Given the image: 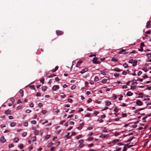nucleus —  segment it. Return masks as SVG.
Instances as JSON below:
<instances>
[{
	"mask_svg": "<svg viewBox=\"0 0 151 151\" xmlns=\"http://www.w3.org/2000/svg\"><path fill=\"white\" fill-rule=\"evenodd\" d=\"M98 59L99 58H94L92 60L93 63L96 64H100V61H97V60H98Z\"/></svg>",
	"mask_w": 151,
	"mask_h": 151,
	"instance_id": "1",
	"label": "nucleus"
},
{
	"mask_svg": "<svg viewBox=\"0 0 151 151\" xmlns=\"http://www.w3.org/2000/svg\"><path fill=\"white\" fill-rule=\"evenodd\" d=\"M136 104L138 106H140L142 105L143 104V103L140 100H137L136 102Z\"/></svg>",
	"mask_w": 151,
	"mask_h": 151,
	"instance_id": "2",
	"label": "nucleus"
},
{
	"mask_svg": "<svg viewBox=\"0 0 151 151\" xmlns=\"http://www.w3.org/2000/svg\"><path fill=\"white\" fill-rule=\"evenodd\" d=\"M59 88V86L58 85H55L53 86L52 88V89L54 91H55L58 90Z\"/></svg>",
	"mask_w": 151,
	"mask_h": 151,
	"instance_id": "3",
	"label": "nucleus"
},
{
	"mask_svg": "<svg viewBox=\"0 0 151 151\" xmlns=\"http://www.w3.org/2000/svg\"><path fill=\"white\" fill-rule=\"evenodd\" d=\"M56 33L57 35H61L63 34V32L60 30H57Z\"/></svg>",
	"mask_w": 151,
	"mask_h": 151,
	"instance_id": "4",
	"label": "nucleus"
},
{
	"mask_svg": "<svg viewBox=\"0 0 151 151\" xmlns=\"http://www.w3.org/2000/svg\"><path fill=\"white\" fill-rule=\"evenodd\" d=\"M6 140L5 139L4 136H2L1 137V138H0L1 142L2 143H4L6 142Z\"/></svg>",
	"mask_w": 151,
	"mask_h": 151,
	"instance_id": "5",
	"label": "nucleus"
},
{
	"mask_svg": "<svg viewBox=\"0 0 151 151\" xmlns=\"http://www.w3.org/2000/svg\"><path fill=\"white\" fill-rule=\"evenodd\" d=\"M11 111V110H10L9 109H8V110H6L5 111V114H10Z\"/></svg>",
	"mask_w": 151,
	"mask_h": 151,
	"instance_id": "6",
	"label": "nucleus"
},
{
	"mask_svg": "<svg viewBox=\"0 0 151 151\" xmlns=\"http://www.w3.org/2000/svg\"><path fill=\"white\" fill-rule=\"evenodd\" d=\"M151 22V21H148L147 23L146 27L147 28H148L149 26H150V23Z\"/></svg>",
	"mask_w": 151,
	"mask_h": 151,
	"instance_id": "7",
	"label": "nucleus"
},
{
	"mask_svg": "<svg viewBox=\"0 0 151 151\" xmlns=\"http://www.w3.org/2000/svg\"><path fill=\"white\" fill-rule=\"evenodd\" d=\"M19 93L20 94V96H23L24 95V91L22 89H20L19 91Z\"/></svg>",
	"mask_w": 151,
	"mask_h": 151,
	"instance_id": "8",
	"label": "nucleus"
},
{
	"mask_svg": "<svg viewBox=\"0 0 151 151\" xmlns=\"http://www.w3.org/2000/svg\"><path fill=\"white\" fill-rule=\"evenodd\" d=\"M82 62V61L81 60L78 61L77 64H76V67H78L80 65V64Z\"/></svg>",
	"mask_w": 151,
	"mask_h": 151,
	"instance_id": "9",
	"label": "nucleus"
},
{
	"mask_svg": "<svg viewBox=\"0 0 151 151\" xmlns=\"http://www.w3.org/2000/svg\"><path fill=\"white\" fill-rule=\"evenodd\" d=\"M84 123H82L80 124V126L78 127V129L79 130L81 129L82 128V127L83 126Z\"/></svg>",
	"mask_w": 151,
	"mask_h": 151,
	"instance_id": "10",
	"label": "nucleus"
},
{
	"mask_svg": "<svg viewBox=\"0 0 151 151\" xmlns=\"http://www.w3.org/2000/svg\"><path fill=\"white\" fill-rule=\"evenodd\" d=\"M16 123L15 122H12L10 124V125L11 127H14L16 126Z\"/></svg>",
	"mask_w": 151,
	"mask_h": 151,
	"instance_id": "11",
	"label": "nucleus"
},
{
	"mask_svg": "<svg viewBox=\"0 0 151 151\" xmlns=\"http://www.w3.org/2000/svg\"><path fill=\"white\" fill-rule=\"evenodd\" d=\"M133 94V93L130 91H128L127 93V95L129 96H131Z\"/></svg>",
	"mask_w": 151,
	"mask_h": 151,
	"instance_id": "12",
	"label": "nucleus"
},
{
	"mask_svg": "<svg viewBox=\"0 0 151 151\" xmlns=\"http://www.w3.org/2000/svg\"><path fill=\"white\" fill-rule=\"evenodd\" d=\"M137 60H134L133 63V65L134 66H135L137 65Z\"/></svg>",
	"mask_w": 151,
	"mask_h": 151,
	"instance_id": "13",
	"label": "nucleus"
},
{
	"mask_svg": "<svg viewBox=\"0 0 151 151\" xmlns=\"http://www.w3.org/2000/svg\"><path fill=\"white\" fill-rule=\"evenodd\" d=\"M88 70V69L87 68H85L81 72H80V73H83L87 71Z\"/></svg>",
	"mask_w": 151,
	"mask_h": 151,
	"instance_id": "14",
	"label": "nucleus"
},
{
	"mask_svg": "<svg viewBox=\"0 0 151 151\" xmlns=\"http://www.w3.org/2000/svg\"><path fill=\"white\" fill-rule=\"evenodd\" d=\"M58 66H56L55 67V68L52 71V72H55L58 69Z\"/></svg>",
	"mask_w": 151,
	"mask_h": 151,
	"instance_id": "15",
	"label": "nucleus"
},
{
	"mask_svg": "<svg viewBox=\"0 0 151 151\" xmlns=\"http://www.w3.org/2000/svg\"><path fill=\"white\" fill-rule=\"evenodd\" d=\"M111 60L114 62H117L118 61V59L116 58H112Z\"/></svg>",
	"mask_w": 151,
	"mask_h": 151,
	"instance_id": "16",
	"label": "nucleus"
},
{
	"mask_svg": "<svg viewBox=\"0 0 151 151\" xmlns=\"http://www.w3.org/2000/svg\"><path fill=\"white\" fill-rule=\"evenodd\" d=\"M106 73V72L105 70L101 71V74L104 75H105Z\"/></svg>",
	"mask_w": 151,
	"mask_h": 151,
	"instance_id": "17",
	"label": "nucleus"
},
{
	"mask_svg": "<svg viewBox=\"0 0 151 151\" xmlns=\"http://www.w3.org/2000/svg\"><path fill=\"white\" fill-rule=\"evenodd\" d=\"M138 95H139V96H138V98H142L143 94L142 93H138Z\"/></svg>",
	"mask_w": 151,
	"mask_h": 151,
	"instance_id": "18",
	"label": "nucleus"
},
{
	"mask_svg": "<svg viewBox=\"0 0 151 151\" xmlns=\"http://www.w3.org/2000/svg\"><path fill=\"white\" fill-rule=\"evenodd\" d=\"M111 104V103L110 101H106V105L107 106H109Z\"/></svg>",
	"mask_w": 151,
	"mask_h": 151,
	"instance_id": "19",
	"label": "nucleus"
},
{
	"mask_svg": "<svg viewBox=\"0 0 151 151\" xmlns=\"http://www.w3.org/2000/svg\"><path fill=\"white\" fill-rule=\"evenodd\" d=\"M114 70L116 72H119L122 71V70H120L119 68H116L114 69Z\"/></svg>",
	"mask_w": 151,
	"mask_h": 151,
	"instance_id": "20",
	"label": "nucleus"
},
{
	"mask_svg": "<svg viewBox=\"0 0 151 151\" xmlns=\"http://www.w3.org/2000/svg\"><path fill=\"white\" fill-rule=\"evenodd\" d=\"M61 95H60V97L62 98H64L66 97V95L64 94L63 93H61Z\"/></svg>",
	"mask_w": 151,
	"mask_h": 151,
	"instance_id": "21",
	"label": "nucleus"
},
{
	"mask_svg": "<svg viewBox=\"0 0 151 151\" xmlns=\"http://www.w3.org/2000/svg\"><path fill=\"white\" fill-rule=\"evenodd\" d=\"M126 145V146L124 147V149H123V151H126L127 150V146L128 145V144H127L126 145Z\"/></svg>",
	"mask_w": 151,
	"mask_h": 151,
	"instance_id": "22",
	"label": "nucleus"
},
{
	"mask_svg": "<svg viewBox=\"0 0 151 151\" xmlns=\"http://www.w3.org/2000/svg\"><path fill=\"white\" fill-rule=\"evenodd\" d=\"M126 50L122 49V50H121L119 52V54H123V52H124V51H126Z\"/></svg>",
	"mask_w": 151,
	"mask_h": 151,
	"instance_id": "23",
	"label": "nucleus"
},
{
	"mask_svg": "<svg viewBox=\"0 0 151 151\" xmlns=\"http://www.w3.org/2000/svg\"><path fill=\"white\" fill-rule=\"evenodd\" d=\"M146 55L148 57V59H149L150 58H151V53H147L146 54Z\"/></svg>",
	"mask_w": 151,
	"mask_h": 151,
	"instance_id": "24",
	"label": "nucleus"
},
{
	"mask_svg": "<svg viewBox=\"0 0 151 151\" xmlns=\"http://www.w3.org/2000/svg\"><path fill=\"white\" fill-rule=\"evenodd\" d=\"M50 137H51V135H47L46 136L45 139H48Z\"/></svg>",
	"mask_w": 151,
	"mask_h": 151,
	"instance_id": "25",
	"label": "nucleus"
},
{
	"mask_svg": "<svg viewBox=\"0 0 151 151\" xmlns=\"http://www.w3.org/2000/svg\"><path fill=\"white\" fill-rule=\"evenodd\" d=\"M107 79H103L102 80L101 82L103 83H106L107 82Z\"/></svg>",
	"mask_w": 151,
	"mask_h": 151,
	"instance_id": "26",
	"label": "nucleus"
},
{
	"mask_svg": "<svg viewBox=\"0 0 151 151\" xmlns=\"http://www.w3.org/2000/svg\"><path fill=\"white\" fill-rule=\"evenodd\" d=\"M114 75L116 78L119 77V74L118 73H115L114 74Z\"/></svg>",
	"mask_w": 151,
	"mask_h": 151,
	"instance_id": "27",
	"label": "nucleus"
},
{
	"mask_svg": "<svg viewBox=\"0 0 151 151\" xmlns=\"http://www.w3.org/2000/svg\"><path fill=\"white\" fill-rule=\"evenodd\" d=\"M47 87L46 86H43L42 88V90L45 91L47 89Z\"/></svg>",
	"mask_w": 151,
	"mask_h": 151,
	"instance_id": "28",
	"label": "nucleus"
},
{
	"mask_svg": "<svg viewBox=\"0 0 151 151\" xmlns=\"http://www.w3.org/2000/svg\"><path fill=\"white\" fill-rule=\"evenodd\" d=\"M10 100L12 104L15 101L14 99L12 98H10Z\"/></svg>",
	"mask_w": 151,
	"mask_h": 151,
	"instance_id": "29",
	"label": "nucleus"
},
{
	"mask_svg": "<svg viewBox=\"0 0 151 151\" xmlns=\"http://www.w3.org/2000/svg\"><path fill=\"white\" fill-rule=\"evenodd\" d=\"M19 139L18 138H16L14 139V142H18V141L19 140Z\"/></svg>",
	"mask_w": 151,
	"mask_h": 151,
	"instance_id": "30",
	"label": "nucleus"
},
{
	"mask_svg": "<svg viewBox=\"0 0 151 151\" xmlns=\"http://www.w3.org/2000/svg\"><path fill=\"white\" fill-rule=\"evenodd\" d=\"M145 46L143 42H142L140 44V47L143 48Z\"/></svg>",
	"mask_w": 151,
	"mask_h": 151,
	"instance_id": "31",
	"label": "nucleus"
},
{
	"mask_svg": "<svg viewBox=\"0 0 151 151\" xmlns=\"http://www.w3.org/2000/svg\"><path fill=\"white\" fill-rule=\"evenodd\" d=\"M119 141V139H115L113 141V142L114 143H117Z\"/></svg>",
	"mask_w": 151,
	"mask_h": 151,
	"instance_id": "32",
	"label": "nucleus"
},
{
	"mask_svg": "<svg viewBox=\"0 0 151 151\" xmlns=\"http://www.w3.org/2000/svg\"><path fill=\"white\" fill-rule=\"evenodd\" d=\"M134 137H132V138H130L129 139H128L127 140V142H130L133 139H134Z\"/></svg>",
	"mask_w": 151,
	"mask_h": 151,
	"instance_id": "33",
	"label": "nucleus"
},
{
	"mask_svg": "<svg viewBox=\"0 0 151 151\" xmlns=\"http://www.w3.org/2000/svg\"><path fill=\"white\" fill-rule=\"evenodd\" d=\"M94 80L95 81H98L99 80V78L97 76H96Z\"/></svg>",
	"mask_w": 151,
	"mask_h": 151,
	"instance_id": "34",
	"label": "nucleus"
},
{
	"mask_svg": "<svg viewBox=\"0 0 151 151\" xmlns=\"http://www.w3.org/2000/svg\"><path fill=\"white\" fill-rule=\"evenodd\" d=\"M27 134V132H24L22 133V136L23 137H25Z\"/></svg>",
	"mask_w": 151,
	"mask_h": 151,
	"instance_id": "35",
	"label": "nucleus"
},
{
	"mask_svg": "<svg viewBox=\"0 0 151 151\" xmlns=\"http://www.w3.org/2000/svg\"><path fill=\"white\" fill-rule=\"evenodd\" d=\"M123 65L125 68H127L128 67V65L126 63H124Z\"/></svg>",
	"mask_w": 151,
	"mask_h": 151,
	"instance_id": "36",
	"label": "nucleus"
},
{
	"mask_svg": "<svg viewBox=\"0 0 151 151\" xmlns=\"http://www.w3.org/2000/svg\"><path fill=\"white\" fill-rule=\"evenodd\" d=\"M31 123L33 124H36L37 122L35 120H33L31 122Z\"/></svg>",
	"mask_w": 151,
	"mask_h": 151,
	"instance_id": "37",
	"label": "nucleus"
},
{
	"mask_svg": "<svg viewBox=\"0 0 151 151\" xmlns=\"http://www.w3.org/2000/svg\"><path fill=\"white\" fill-rule=\"evenodd\" d=\"M56 76V75H55V74H52V75H50L49 76H48V78H52V77H53V76Z\"/></svg>",
	"mask_w": 151,
	"mask_h": 151,
	"instance_id": "38",
	"label": "nucleus"
},
{
	"mask_svg": "<svg viewBox=\"0 0 151 151\" xmlns=\"http://www.w3.org/2000/svg\"><path fill=\"white\" fill-rule=\"evenodd\" d=\"M134 81H139L141 82H142L143 81V79H140V78H139L137 79V80H134Z\"/></svg>",
	"mask_w": 151,
	"mask_h": 151,
	"instance_id": "39",
	"label": "nucleus"
},
{
	"mask_svg": "<svg viewBox=\"0 0 151 151\" xmlns=\"http://www.w3.org/2000/svg\"><path fill=\"white\" fill-rule=\"evenodd\" d=\"M53 143H52V142H50V143H49L48 144V147H51L53 145Z\"/></svg>",
	"mask_w": 151,
	"mask_h": 151,
	"instance_id": "40",
	"label": "nucleus"
},
{
	"mask_svg": "<svg viewBox=\"0 0 151 151\" xmlns=\"http://www.w3.org/2000/svg\"><path fill=\"white\" fill-rule=\"evenodd\" d=\"M84 145L83 144H81L79 145V147L80 148H81Z\"/></svg>",
	"mask_w": 151,
	"mask_h": 151,
	"instance_id": "41",
	"label": "nucleus"
},
{
	"mask_svg": "<svg viewBox=\"0 0 151 151\" xmlns=\"http://www.w3.org/2000/svg\"><path fill=\"white\" fill-rule=\"evenodd\" d=\"M30 88L32 89H35V86L34 85H32L30 86Z\"/></svg>",
	"mask_w": 151,
	"mask_h": 151,
	"instance_id": "42",
	"label": "nucleus"
},
{
	"mask_svg": "<svg viewBox=\"0 0 151 151\" xmlns=\"http://www.w3.org/2000/svg\"><path fill=\"white\" fill-rule=\"evenodd\" d=\"M36 137L35 136V137H32V141L34 142V141H35L36 140Z\"/></svg>",
	"mask_w": 151,
	"mask_h": 151,
	"instance_id": "43",
	"label": "nucleus"
},
{
	"mask_svg": "<svg viewBox=\"0 0 151 151\" xmlns=\"http://www.w3.org/2000/svg\"><path fill=\"white\" fill-rule=\"evenodd\" d=\"M147 116H145L142 119L144 120V122H146V121L145 120V119L147 118Z\"/></svg>",
	"mask_w": 151,
	"mask_h": 151,
	"instance_id": "44",
	"label": "nucleus"
},
{
	"mask_svg": "<svg viewBox=\"0 0 151 151\" xmlns=\"http://www.w3.org/2000/svg\"><path fill=\"white\" fill-rule=\"evenodd\" d=\"M133 61H134V60L133 59H131L130 60H129V63H133Z\"/></svg>",
	"mask_w": 151,
	"mask_h": 151,
	"instance_id": "45",
	"label": "nucleus"
},
{
	"mask_svg": "<svg viewBox=\"0 0 151 151\" xmlns=\"http://www.w3.org/2000/svg\"><path fill=\"white\" fill-rule=\"evenodd\" d=\"M36 95L37 96H41V93H40L37 92V93L36 94Z\"/></svg>",
	"mask_w": 151,
	"mask_h": 151,
	"instance_id": "46",
	"label": "nucleus"
},
{
	"mask_svg": "<svg viewBox=\"0 0 151 151\" xmlns=\"http://www.w3.org/2000/svg\"><path fill=\"white\" fill-rule=\"evenodd\" d=\"M96 56V54L95 53V54H91V55L90 56H89V57H93V56Z\"/></svg>",
	"mask_w": 151,
	"mask_h": 151,
	"instance_id": "47",
	"label": "nucleus"
},
{
	"mask_svg": "<svg viewBox=\"0 0 151 151\" xmlns=\"http://www.w3.org/2000/svg\"><path fill=\"white\" fill-rule=\"evenodd\" d=\"M19 147H20L21 149H22L24 147V145L23 144H21L19 146Z\"/></svg>",
	"mask_w": 151,
	"mask_h": 151,
	"instance_id": "48",
	"label": "nucleus"
},
{
	"mask_svg": "<svg viewBox=\"0 0 151 151\" xmlns=\"http://www.w3.org/2000/svg\"><path fill=\"white\" fill-rule=\"evenodd\" d=\"M47 112L45 110H42V111L41 113L43 114H45Z\"/></svg>",
	"mask_w": 151,
	"mask_h": 151,
	"instance_id": "49",
	"label": "nucleus"
},
{
	"mask_svg": "<svg viewBox=\"0 0 151 151\" xmlns=\"http://www.w3.org/2000/svg\"><path fill=\"white\" fill-rule=\"evenodd\" d=\"M82 137V135H79L76 137V138L77 139H79L80 138Z\"/></svg>",
	"mask_w": 151,
	"mask_h": 151,
	"instance_id": "50",
	"label": "nucleus"
},
{
	"mask_svg": "<svg viewBox=\"0 0 151 151\" xmlns=\"http://www.w3.org/2000/svg\"><path fill=\"white\" fill-rule=\"evenodd\" d=\"M122 116L123 117H126L127 116V115L126 114H122Z\"/></svg>",
	"mask_w": 151,
	"mask_h": 151,
	"instance_id": "51",
	"label": "nucleus"
},
{
	"mask_svg": "<svg viewBox=\"0 0 151 151\" xmlns=\"http://www.w3.org/2000/svg\"><path fill=\"white\" fill-rule=\"evenodd\" d=\"M83 140L82 139L80 140L79 141V142L80 143V144H83Z\"/></svg>",
	"mask_w": 151,
	"mask_h": 151,
	"instance_id": "52",
	"label": "nucleus"
},
{
	"mask_svg": "<svg viewBox=\"0 0 151 151\" xmlns=\"http://www.w3.org/2000/svg\"><path fill=\"white\" fill-rule=\"evenodd\" d=\"M75 88H76V86H74V85H73V86H71V89L73 90V89H75Z\"/></svg>",
	"mask_w": 151,
	"mask_h": 151,
	"instance_id": "53",
	"label": "nucleus"
},
{
	"mask_svg": "<svg viewBox=\"0 0 151 151\" xmlns=\"http://www.w3.org/2000/svg\"><path fill=\"white\" fill-rule=\"evenodd\" d=\"M10 132V131L8 129H6L5 130L4 132V133H7V132Z\"/></svg>",
	"mask_w": 151,
	"mask_h": 151,
	"instance_id": "54",
	"label": "nucleus"
},
{
	"mask_svg": "<svg viewBox=\"0 0 151 151\" xmlns=\"http://www.w3.org/2000/svg\"><path fill=\"white\" fill-rule=\"evenodd\" d=\"M139 111L138 110H136L135 111V113H137L138 114H140V113L139 112Z\"/></svg>",
	"mask_w": 151,
	"mask_h": 151,
	"instance_id": "55",
	"label": "nucleus"
},
{
	"mask_svg": "<svg viewBox=\"0 0 151 151\" xmlns=\"http://www.w3.org/2000/svg\"><path fill=\"white\" fill-rule=\"evenodd\" d=\"M38 105L39 107H41L42 106V104L40 103L38 104Z\"/></svg>",
	"mask_w": 151,
	"mask_h": 151,
	"instance_id": "56",
	"label": "nucleus"
},
{
	"mask_svg": "<svg viewBox=\"0 0 151 151\" xmlns=\"http://www.w3.org/2000/svg\"><path fill=\"white\" fill-rule=\"evenodd\" d=\"M150 30H148L145 32V33L147 34H150Z\"/></svg>",
	"mask_w": 151,
	"mask_h": 151,
	"instance_id": "57",
	"label": "nucleus"
},
{
	"mask_svg": "<svg viewBox=\"0 0 151 151\" xmlns=\"http://www.w3.org/2000/svg\"><path fill=\"white\" fill-rule=\"evenodd\" d=\"M68 101L70 102V103H72L73 102V100L72 99H68Z\"/></svg>",
	"mask_w": 151,
	"mask_h": 151,
	"instance_id": "58",
	"label": "nucleus"
},
{
	"mask_svg": "<svg viewBox=\"0 0 151 151\" xmlns=\"http://www.w3.org/2000/svg\"><path fill=\"white\" fill-rule=\"evenodd\" d=\"M44 78L40 80V82L42 83V84L44 83Z\"/></svg>",
	"mask_w": 151,
	"mask_h": 151,
	"instance_id": "59",
	"label": "nucleus"
},
{
	"mask_svg": "<svg viewBox=\"0 0 151 151\" xmlns=\"http://www.w3.org/2000/svg\"><path fill=\"white\" fill-rule=\"evenodd\" d=\"M93 139V138L92 137H90V138H89L88 139V140L89 141H91V140H92Z\"/></svg>",
	"mask_w": 151,
	"mask_h": 151,
	"instance_id": "60",
	"label": "nucleus"
},
{
	"mask_svg": "<svg viewBox=\"0 0 151 151\" xmlns=\"http://www.w3.org/2000/svg\"><path fill=\"white\" fill-rule=\"evenodd\" d=\"M35 135H37L39 133V131L37 130H36L35 132Z\"/></svg>",
	"mask_w": 151,
	"mask_h": 151,
	"instance_id": "61",
	"label": "nucleus"
},
{
	"mask_svg": "<svg viewBox=\"0 0 151 151\" xmlns=\"http://www.w3.org/2000/svg\"><path fill=\"white\" fill-rule=\"evenodd\" d=\"M123 98V96L122 95H120L119 98V100H122V98Z\"/></svg>",
	"mask_w": 151,
	"mask_h": 151,
	"instance_id": "62",
	"label": "nucleus"
},
{
	"mask_svg": "<svg viewBox=\"0 0 151 151\" xmlns=\"http://www.w3.org/2000/svg\"><path fill=\"white\" fill-rule=\"evenodd\" d=\"M28 123L27 122L24 123V125L25 126H28Z\"/></svg>",
	"mask_w": 151,
	"mask_h": 151,
	"instance_id": "63",
	"label": "nucleus"
},
{
	"mask_svg": "<svg viewBox=\"0 0 151 151\" xmlns=\"http://www.w3.org/2000/svg\"><path fill=\"white\" fill-rule=\"evenodd\" d=\"M55 147H52L51 148L50 150L51 151H53L55 150Z\"/></svg>",
	"mask_w": 151,
	"mask_h": 151,
	"instance_id": "64",
	"label": "nucleus"
}]
</instances>
